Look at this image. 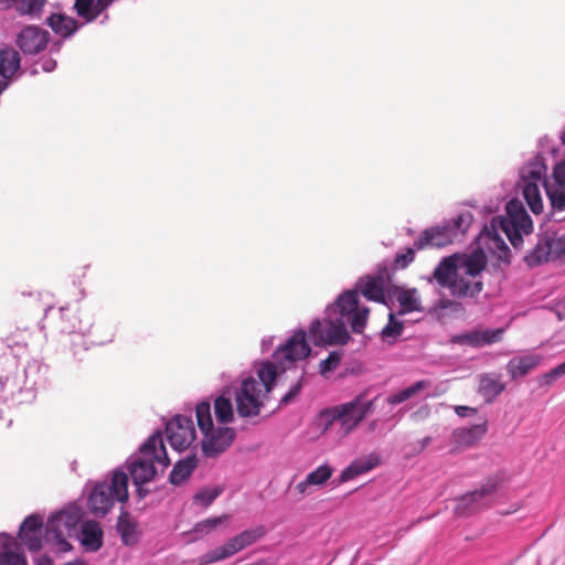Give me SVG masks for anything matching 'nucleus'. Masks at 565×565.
Listing matches in <instances>:
<instances>
[{"label":"nucleus","instance_id":"obj_18","mask_svg":"<svg viewBox=\"0 0 565 565\" xmlns=\"http://www.w3.org/2000/svg\"><path fill=\"white\" fill-rule=\"evenodd\" d=\"M487 433V423L456 428L450 436L451 452L477 444Z\"/></svg>","mask_w":565,"mask_h":565},{"label":"nucleus","instance_id":"obj_5","mask_svg":"<svg viewBox=\"0 0 565 565\" xmlns=\"http://www.w3.org/2000/svg\"><path fill=\"white\" fill-rule=\"evenodd\" d=\"M533 231V222L521 201L510 200L505 204V215L492 217L484 224L478 236V243L491 252L499 250V259L508 260L510 249L501 233H503L513 247L519 248L523 243V235Z\"/></svg>","mask_w":565,"mask_h":565},{"label":"nucleus","instance_id":"obj_29","mask_svg":"<svg viewBox=\"0 0 565 565\" xmlns=\"http://www.w3.org/2000/svg\"><path fill=\"white\" fill-rule=\"evenodd\" d=\"M241 551H243V548L239 546V543L234 535L233 537L227 540V542L224 545H221L201 555L199 558V563L200 565H210L216 562L224 561Z\"/></svg>","mask_w":565,"mask_h":565},{"label":"nucleus","instance_id":"obj_26","mask_svg":"<svg viewBox=\"0 0 565 565\" xmlns=\"http://www.w3.org/2000/svg\"><path fill=\"white\" fill-rule=\"evenodd\" d=\"M542 360V355L534 353L514 356L508 362L507 372L512 380L523 377L535 369Z\"/></svg>","mask_w":565,"mask_h":565},{"label":"nucleus","instance_id":"obj_33","mask_svg":"<svg viewBox=\"0 0 565 565\" xmlns=\"http://www.w3.org/2000/svg\"><path fill=\"white\" fill-rule=\"evenodd\" d=\"M430 386V382L428 380H420L412 384L411 386L401 390L397 393L390 394L386 397V403L391 406L398 405L401 403H404L405 401L412 398L413 396L417 395L425 388Z\"/></svg>","mask_w":565,"mask_h":565},{"label":"nucleus","instance_id":"obj_59","mask_svg":"<svg viewBox=\"0 0 565 565\" xmlns=\"http://www.w3.org/2000/svg\"><path fill=\"white\" fill-rule=\"evenodd\" d=\"M236 540L238 541L239 543V546L244 550L246 547H248L249 545L247 544L245 537L243 536L242 532H239L238 534L235 535Z\"/></svg>","mask_w":565,"mask_h":565},{"label":"nucleus","instance_id":"obj_1","mask_svg":"<svg viewBox=\"0 0 565 565\" xmlns=\"http://www.w3.org/2000/svg\"><path fill=\"white\" fill-rule=\"evenodd\" d=\"M310 353L311 348L306 340V331L299 329L275 350L274 361H256L253 367L260 384L252 375L242 379L235 391L237 414L243 418L258 416L264 407V398L276 385L278 367L285 372L294 367L296 362L307 359Z\"/></svg>","mask_w":565,"mask_h":565},{"label":"nucleus","instance_id":"obj_49","mask_svg":"<svg viewBox=\"0 0 565 565\" xmlns=\"http://www.w3.org/2000/svg\"><path fill=\"white\" fill-rule=\"evenodd\" d=\"M462 342L471 345V347H482L486 345L483 343L482 332H472L469 334H465L461 337Z\"/></svg>","mask_w":565,"mask_h":565},{"label":"nucleus","instance_id":"obj_24","mask_svg":"<svg viewBox=\"0 0 565 565\" xmlns=\"http://www.w3.org/2000/svg\"><path fill=\"white\" fill-rule=\"evenodd\" d=\"M104 531L97 521H84L81 525L79 541L86 552H97L103 546Z\"/></svg>","mask_w":565,"mask_h":565},{"label":"nucleus","instance_id":"obj_21","mask_svg":"<svg viewBox=\"0 0 565 565\" xmlns=\"http://www.w3.org/2000/svg\"><path fill=\"white\" fill-rule=\"evenodd\" d=\"M381 463V457L376 452L353 460L339 476V483H345L356 477L371 471Z\"/></svg>","mask_w":565,"mask_h":565},{"label":"nucleus","instance_id":"obj_39","mask_svg":"<svg viewBox=\"0 0 565 565\" xmlns=\"http://www.w3.org/2000/svg\"><path fill=\"white\" fill-rule=\"evenodd\" d=\"M195 415L199 428L202 434L211 430L214 427L211 414V405L209 402H200L195 406Z\"/></svg>","mask_w":565,"mask_h":565},{"label":"nucleus","instance_id":"obj_34","mask_svg":"<svg viewBox=\"0 0 565 565\" xmlns=\"http://www.w3.org/2000/svg\"><path fill=\"white\" fill-rule=\"evenodd\" d=\"M196 467V459L194 456L186 457L179 460L170 472L169 480L172 484H181L188 479Z\"/></svg>","mask_w":565,"mask_h":565},{"label":"nucleus","instance_id":"obj_53","mask_svg":"<svg viewBox=\"0 0 565 565\" xmlns=\"http://www.w3.org/2000/svg\"><path fill=\"white\" fill-rule=\"evenodd\" d=\"M274 343V337H265L262 339L260 348L262 352H268Z\"/></svg>","mask_w":565,"mask_h":565},{"label":"nucleus","instance_id":"obj_52","mask_svg":"<svg viewBox=\"0 0 565 565\" xmlns=\"http://www.w3.org/2000/svg\"><path fill=\"white\" fill-rule=\"evenodd\" d=\"M455 413L459 417H468V416L475 415L477 413V409L472 408V407H469V406L458 405V406H455Z\"/></svg>","mask_w":565,"mask_h":565},{"label":"nucleus","instance_id":"obj_54","mask_svg":"<svg viewBox=\"0 0 565 565\" xmlns=\"http://www.w3.org/2000/svg\"><path fill=\"white\" fill-rule=\"evenodd\" d=\"M454 305H455V302L452 300L443 298L437 301V303L435 305V308L448 309V308H451Z\"/></svg>","mask_w":565,"mask_h":565},{"label":"nucleus","instance_id":"obj_20","mask_svg":"<svg viewBox=\"0 0 565 565\" xmlns=\"http://www.w3.org/2000/svg\"><path fill=\"white\" fill-rule=\"evenodd\" d=\"M0 565H28L21 544L7 533H0Z\"/></svg>","mask_w":565,"mask_h":565},{"label":"nucleus","instance_id":"obj_63","mask_svg":"<svg viewBox=\"0 0 565 565\" xmlns=\"http://www.w3.org/2000/svg\"><path fill=\"white\" fill-rule=\"evenodd\" d=\"M31 73H32V74H36V73H38V70H35V68H34Z\"/></svg>","mask_w":565,"mask_h":565},{"label":"nucleus","instance_id":"obj_50","mask_svg":"<svg viewBox=\"0 0 565 565\" xmlns=\"http://www.w3.org/2000/svg\"><path fill=\"white\" fill-rule=\"evenodd\" d=\"M35 64L40 65L41 70L46 73L53 72L57 66L56 60L51 56H43Z\"/></svg>","mask_w":565,"mask_h":565},{"label":"nucleus","instance_id":"obj_7","mask_svg":"<svg viewBox=\"0 0 565 565\" xmlns=\"http://www.w3.org/2000/svg\"><path fill=\"white\" fill-rule=\"evenodd\" d=\"M360 295L370 301L383 303L385 301L384 278L382 276L361 277L353 289L344 290L337 297L338 307L349 317L351 331L356 334L364 331L370 315V308L360 302Z\"/></svg>","mask_w":565,"mask_h":565},{"label":"nucleus","instance_id":"obj_44","mask_svg":"<svg viewBox=\"0 0 565 565\" xmlns=\"http://www.w3.org/2000/svg\"><path fill=\"white\" fill-rule=\"evenodd\" d=\"M415 247H407L405 250L396 253L394 258V268L405 269L411 265L415 259Z\"/></svg>","mask_w":565,"mask_h":565},{"label":"nucleus","instance_id":"obj_46","mask_svg":"<svg viewBox=\"0 0 565 565\" xmlns=\"http://www.w3.org/2000/svg\"><path fill=\"white\" fill-rule=\"evenodd\" d=\"M242 534L245 537L247 544L250 546L252 544H254L255 542L265 536L266 529L264 525H257L255 527L242 531Z\"/></svg>","mask_w":565,"mask_h":565},{"label":"nucleus","instance_id":"obj_32","mask_svg":"<svg viewBox=\"0 0 565 565\" xmlns=\"http://www.w3.org/2000/svg\"><path fill=\"white\" fill-rule=\"evenodd\" d=\"M504 390V384L495 376L486 374L480 377L479 393L487 403H491Z\"/></svg>","mask_w":565,"mask_h":565},{"label":"nucleus","instance_id":"obj_6","mask_svg":"<svg viewBox=\"0 0 565 565\" xmlns=\"http://www.w3.org/2000/svg\"><path fill=\"white\" fill-rule=\"evenodd\" d=\"M170 465L161 431H156L126 461V473L131 477L140 499L147 495L143 484L152 481L159 471Z\"/></svg>","mask_w":565,"mask_h":565},{"label":"nucleus","instance_id":"obj_36","mask_svg":"<svg viewBox=\"0 0 565 565\" xmlns=\"http://www.w3.org/2000/svg\"><path fill=\"white\" fill-rule=\"evenodd\" d=\"M397 301L399 303L401 315L414 312V311H423L422 305H420V298L417 295L416 289H407L402 290L397 294Z\"/></svg>","mask_w":565,"mask_h":565},{"label":"nucleus","instance_id":"obj_40","mask_svg":"<svg viewBox=\"0 0 565 565\" xmlns=\"http://www.w3.org/2000/svg\"><path fill=\"white\" fill-rule=\"evenodd\" d=\"M333 468L327 463L317 467L313 471L307 475L308 483L312 487L323 486L332 476Z\"/></svg>","mask_w":565,"mask_h":565},{"label":"nucleus","instance_id":"obj_25","mask_svg":"<svg viewBox=\"0 0 565 565\" xmlns=\"http://www.w3.org/2000/svg\"><path fill=\"white\" fill-rule=\"evenodd\" d=\"M46 0H0V10H14L21 17L40 18Z\"/></svg>","mask_w":565,"mask_h":565},{"label":"nucleus","instance_id":"obj_12","mask_svg":"<svg viewBox=\"0 0 565 565\" xmlns=\"http://www.w3.org/2000/svg\"><path fill=\"white\" fill-rule=\"evenodd\" d=\"M374 411V399L359 394L349 402L327 408L322 416L330 423H338L344 434L353 431Z\"/></svg>","mask_w":565,"mask_h":565},{"label":"nucleus","instance_id":"obj_16","mask_svg":"<svg viewBox=\"0 0 565 565\" xmlns=\"http://www.w3.org/2000/svg\"><path fill=\"white\" fill-rule=\"evenodd\" d=\"M562 255H565V234L539 241L527 260L530 265H536Z\"/></svg>","mask_w":565,"mask_h":565},{"label":"nucleus","instance_id":"obj_35","mask_svg":"<svg viewBox=\"0 0 565 565\" xmlns=\"http://www.w3.org/2000/svg\"><path fill=\"white\" fill-rule=\"evenodd\" d=\"M231 520L230 514H222L218 516H212L204 519L200 522H196L192 529V533L196 535V537H203L209 535L220 526L228 523Z\"/></svg>","mask_w":565,"mask_h":565},{"label":"nucleus","instance_id":"obj_9","mask_svg":"<svg viewBox=\"0 0 565 565\" xmlns=\"http://www.w3.org/2000/svg\"><path fill=\"white\" fill-rule=\"evenodd\" d=\"M472 213L463 211L454 218L425 228L414 241V247L417 250L446 247L455 241L462 238L472 225Z\"/></svg>","mask_w":565,"mask_h":565},{"label":"nucleus","instance_id":"obj_11","mask_svg":"<svg viewBox=\"0 0 565 565\" xmlns=\"http://www.w3.org/2000/svg\"><path fill=\"white\" fill-rule=\"evenodd\" d=\"M61 326L63 333L72 335L71 350L75 358H79L82 352L87 351V340L85 335L95 324V307L83 306L77 310L68 307L60 308Z\"/></svg>","mask_w":565,"mask_h":565},{"label":"nucleus","instance_id":"obj_30","mask_svg":"<svg viewBox=\"0 0 565 565\" xmlns=\"http://www.w3.org/2000/svg\"><path fill=\"white\" fill-rule=\"evenodd\" d=\"M46 22L55 34L64 39L73 36L82 26V24H79L77 20L63 13L51 14L47 18Z\"/></svg>","mask_w":565,"mask_h":565},{"label":"nucleus","instance_id":"obj_22","mask_svg":"<svg viewBox=\"0 0 565 565\" xmlns=\"http://www.w3.org/2000/svg\"><path fill=\"white\" fill-rule=\"evenodd\" d=\"M381 463V457L376 452L353 460L339 476V483H345L356 477L371 471Z\"/></svg>","mask_w":565,"mask_h":565},{"label":"nucleus","instance_id":"obj_14","mask_svg":"<svg viewBox=\"0 0 565 565\" xmlns=\"http://www.w3.org/2000/svg\"><path fill=\"white\" fill-rule=\"evenodd\" d=\"M166 437L170 446L181 452L195 440V427L192 418L186 415H175L166 424Z\"/></svg>","mask_w":565,"mask_h":565},{"label":"nucleus","instance_id":"obj_56","mask_svg":"<svg viewBox=\"0 0 565 565\" xmlns=\"http://www.w3.org/2000/svg\"><path fill=\"white\" fill-rule=\"evenodd\" d=\"M13 81L10 79V78H3L1 77L0 78V95L6 90L8 89V87L11 85Z\"/></svg>","mask_w":565,"mask_h":565},{"label":"nucleus","instance_id":"obj_45","mask_svg":"<svg viewBox=\"0 0 565 565\" xmlns=\"http://www.w3.org/2000/svg\"><path fill=\"white\" fill-rule=\"evenodd\" d=\"M565 375V361L561 364H558L557 366H555L554 369H552L550 372H546L544 373L541 377H540V384L541 385H545V386H550L552 385L558 377Z\"/></svg>","mask_w":565,"mask_h":565},{"label":"nucleus","instance_id":"obj_2","mask_svg":"<svg viewBox=\"0 0 565 565\" xmlns=\"http://www.w3.org/2000/svg\"><path fill=\"white\" fill-rule=\"evenodd\" d=\"M486 266L487 257L481 249L455 253L441 258L428 277V282L449 290L457 299H476L483 289L480 276Z\"/></svg>","mask_w":565,"mask_h":565},{"label":"nucleus","instance_id":"obj_13","mask_svg":"<svg viewBox=\"0 0 565 565\" xmlns=\"http://www.w3.org/2000/svg\"><path fill=\"white\" fill-rule=\"evenodd\" d=\"M501 482L502 478L498 475L489 477L479 489L470 491L457 499L455 513L458 516L466 518L489 507Z\"/></svg>","mask_w":565,"mask_h":565},{"label":"nucleus","instance_id":"obj_51","mask_svg":"<svg viewBox=\"0 0 565 565\" xmlns=\"http://www.w3.org/2000/svg\"><path fill=\"white\" fill-rule=\"evenodd\" d=\"M311 488H312L311 483H308V479L306 478L305 480H302L296 484L295 491L299 495V499H302L312 493Z\"/></svg>","mask_w":565,"mask_h":565},{"label":"nucleus","instance_id":"obj_3","mask_svg":"<svg viewBox=\"0 0 565 565\" xmlns=\"http://www.w3.org/2000/svg\"><path fill=\"white\" fill-rule=\"evenodd\" d=\"M540 151L525 162L520 169V178L516 183L530 210L534 214H541L544 210L541 186H544L550 201L551 214L565 211V185L556 182H546L547 163L545 154H556L553 140L545 136L539 140Z\"/></svg>","mask_w":565,"mask_h":565},{"label":"nucleus","instance_id":"obj_17","mask_svg":"<svg viewBox=\"0 0 565 565\" xmlns=\"http://www.w3.org/2000/svg\"><path fill=\"white\" fill-rule=\"evenodd\" d=\"M50 33L35 25H28L18 34L17 45L24 54H38L49 43Z\"/></svg>","mask_w":565,"mask_h":565},{"label":"nucleus","instance_id":"obj_37","mask_svg":"<svg viewBox=\"0 0 565 565\" xmlns=\"http://www.w3.org/2000/svg\"><path fill=\"white\" fill-rule=\"evenodd\" d=\"M214 413L216 419L222 424H228L233 420L234 412L230 397L218 396L214 401Z\"/></svg>","mask_w":565,"mask_h":565},{"label":"nucleus","instance_id":"obj_15","mask_svg":"<svg viewBox=\"0 0 565 565\" xmlns=\"http://www.w3.org/2000/svg\"><path fill=\"white\" fill-rule=\"evenodd\" d=\"M202 450L206 457H217L224 452L234 441L236 433L231 427H213L211 430L203 433Z\"/></svg>","mask_w":565,"mask_h":565},{"label":"nucleus","instance_id":"obj_41","mask_svg":"<svg viewBox=\"0 0 565 565\" xmlns=\"http://www.w3.org/2000/svg\"><path fill=\"white\" fill-rule=\"evenodd\" d=\"M404 326L402 321L395 319L393 313L388 316V322L382 330V338L386 341L396 340L402 335Z\"/></svg>","mask_w":565,"mask_h":565},{"label":"nucleus","instance_id":"obj_28","mask_svg":"<svg viewBox=\"0 0 565 565\" xmlns=\"http://www.w3.org/2000/svg\"><path fill=\"white\" fill-rule=\"evenodd\" d=\"M43 369L44 365L36 360L29 361L24 366L21 383L24 386L22 392L26 393V398L32 401L35 398L34 390L43 380Z\"/></svg>","mask_w":565,"mask_h":565},{"label":"nucleus","instance_id":"obj_38","mask_svg":"<svg viewBox=\"0 0 565 565\" xmlns=\"http://www.w3.org/2000/svg\"><path fill=\"white\" fill-rule=\"evenodd\" d=\"M74 10L85 22H93L99 14L95 0H75Z\"/></svg>","mask_w":565,"mask_h":565},{"label":"nucleus","instance_id":"obj_27","mask_svg":"<svg viewBox=\"0 0 565 565\" xmlns=\"http://www.w3.org/2000/svg\"><path fill=\"white\" fill-rule=\"evenodd\" d=\"M20 74V53L13 47H4L0 50V77L15 81Z\"/></svg>","mask_w":565,"mask_h":565},{"label":"nucleus","instance_id":"obj_47","mask_svg":"<svg viewBox=\"0 0 565 565\" xmlns=\"http://www.w3.org/2000/svg\"><path fill=\"white\" fill-rule=\"evenodd\" d=\"M301 387H302L301 381H298L296 384L290 386L288 392L280 398L279 405L286 406L289 403H291L299 395Z\"/></svg>","mask_w":565,"mask_h":565},{"label":"nucleus","instance_id":"obj_8","mask_svg":"<svg viewBox=\"0 0 565 565\" xmlns=\"http://www.w3.org/2000/svg\"><path fill=\"white\" fill-rule=\"evenodd\" d=\"M128 500V475L125 469L118 468L109 479L97 482L90 490L87 499L89 512L104 518L113 509L115 502L124 503Z\"/></svg>","mask_w":565,"mask_h":565},{"label":"nucleus","instance_id":"obj_58","mask_svg":"<svg viewBox=\"0 0 565 565\" xmlns=\"http://www.w3.org/2000/svg\"><path fill=\"white\" fill-rule=\"evenodd\" d=\"M36 565H53V562L49 556H41L36 559Z\"/></svg>","mask_w":565,"mask_h":565},{"label":"nucleus","instance_id":"obj_60","mask_svg":"<svg viewBox=\"0 0 565 565\" xmlns=\"http://www.w3.org/2000/svg\"><path fill=\"white\" fill-rule=\"evenodd\" d=\"M430 437H425L422 440H419V449L418 451L424 450L429 444H430Z\"/></svg>","mask_w":565,"mask_h":565},{"label":"nucleus","instance_id":"obj_61","mask_svg":"<svg viewBox=\"0 0 565 565\" xmlns=\"http://www.w3.org/2000/svg\"><path fill=\"white\" fill-rule=\"evenodd\" d=\"M64 565H86V564L82 561H74V562L66 563Z\"/></svg>","mask_w":565,"mask_h":565},{"label":"nucleus","instance_id":"obj_43","mask_svg":"<svg viewBox=\"0 0 565 565\" xmlns=\"http://www.w3.org/2000/svg\"><path fill=\"white\" fill-rule=\"evenodd\" d=\"M342 355V351L330 352L329 355L319 364L321 375L326 376L328 373L334 371L339 366Z\"/></svg>","mask_w":565,"mask_h":565},{"label":"nucleus","instance_id":"obj_48","mask_svg":"<svg viewBox=\"0 0 565 565\" xmlns=\"http://www.w3.org/2000/svg\"><path fill=\"white\" fill-rule=\"evenodd\" d=\"M502 334H503L502 329L482 331L483 343L491 344V343L498 342L502 338Z\"/></svg>","mask_w":565,"mask_h":565},{"label":"nucleus","instance_id":"obj_42","mask_svg":"<svg viewBox=\"0 0 565 565\" xmlns=\"http://www.w3.org/2000/svg\"><path fill=\"white\" fill-rule=\"evenodd\" d=\"M221 493H222V488H218V487L204 488L194 494L193 500H194V502L200 503L204 508H207L214 502V500L217 497L221 495Z\"/></svg>","mask_w":565,"mask_h":565},{"label":"nucleus","instance_id":"obj_19","mask_svg":"<svg viewBox=\"0 0 565 565\" xmlns=\"http://www.w3.org/2000/svg\"><path fill=\"white\" fill-rule=\"evenodd\" d=\"M22 390L24 386L20 376H0V403L14 406L31 402L32 399L26 398V393H23Z\"/></svg>","mask_w":565,"mask_h":565},{"label":"nucleus","instance_id":"obj_10","mask_svg":"<svg viewBox=\"0 0 565 565\" xmlns=\"http://www.w3.org/2000/svg\"><path fill=\"white\" fill-rule=\"evenodd\" d=\"M345 322L349 317L341 312V308L334 302L326 308V317L316 319L309 327V337L316 345H343L350 340Z\"/></svg>","mask_w":565,"mask_h":565},{"label":"nucleus","instance_id":"obj_31","mask_svg":"<svg viewBox=\"0 0 565 565\" xmlns=\"http://www.w3.org/2000/svg\"><path fill=\"white\" fill-rule=\"evenodd\" d=\"M116 529L120 535L121 542L126 546H132L137 544L139 540L137 525L132 520H130L127 513L120 514L116 524Z\"/></svg>","mask_w":565,"mask_h":565},{"label":"nucleus","instance_id":"obj_62","mask_svg":"<svg viewBox=\"0 0 565 565\" xmlns=\"http://www.w3.org/2000/svg\"><path fill=\"white\" fill-rule=\"evenodd\" d=\"M559 137H561L562 143L565 145V128L562 130Z\"/></svg>","mask_w":565,"mask_h":565},{"label":"nucleus","instance_id":"obj_55","mask_svg":"<svg viewBox=\"0 0 565 565\" xmlns=\"http://www.w3.org/2000/svg\"><path fill=\"white\" fill-rule=\"evenodd\" d=\"M115 1L116 0H95V3L97 4L98 11H100V13H102L108 7H110L111 3L115 2Z\"/></svg>","mask_w":565,"mask_h":565},{"label":"nucleus","instance_id":"obj_23","mask_svg":"<svg viewBox=\"0 0 565 565\" xmlns=\"http://www.w3.org/2000/svg\"><path fill=\"white\" fill-rule=\"evenodd\" d=\"M116 337V326L104 318L97 319L95 316V324L87 331L85 339L87 340V349L90 345H106L111 343Z\"/></svg>","mask_w":565,"mask_h":565},{"label":"nucleus","instance_id":"obj_57","mask_svg":"<svg viewBox=\"0 0 565 565\" xmlns=\"http://www.w3.org/2000/svg\"><path fill=\"white\" fill-rule=\"evenodd\" d=\"M62 49V41H55L52 43L51 47H50V53L51 54H57Z\"/></svg>","mask_w":565,"mask_h":565},{"label":"nucleus","instance_id":"obj_4","mask_svg":"<svg viewBox=\"0 0 565 565\" xmlns=\"http://www.w3.org/2000/svg\"><path fill=\"white\" fill-rule=\"evenodd\" d=\"M82 515V509L78 505L70 504L51 514L44 527L43 518L31 514L20 525L21 543L32 553L40 551L43 542L58 552H67L72 548L67 536L77 526Z\"/></svg>","mask_w":565,"mask_h":565}]
</instances>
